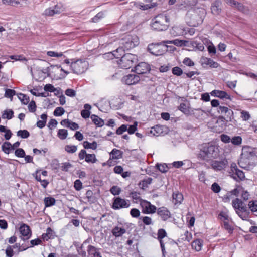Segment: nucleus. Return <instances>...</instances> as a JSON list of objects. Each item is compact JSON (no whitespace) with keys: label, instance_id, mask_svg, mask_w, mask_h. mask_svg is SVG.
<instances>
[{"label":"nucleus","instance_id":"f257e3e1","mask_svg":"<svg viewBox=\"0 0 257 257\" xmlns=\"http://www.w3.org/2000/svg\"><path fill=\"white\" fill-rule=\"evenodd\" d=\"M238 163L240 167L244 169H252L257 164V155L255 149L249 146L243 147Z\"/></svg>","mask_w":257,"mask_h":257},{"label":"nucleus","instance_id":"f03ea898","mask_svg":"<svg viewBox=\"0 0 257 257\" xmlns=\"http://www.w3.org/2000/svg\"><path fill=\"white\" fill-rule=\"evenodd\" d=\"M219 155L218 147L211 143H208L202 146L200 148L197 157L202 161L209 162L216 158Z\"/></svg>","mask_w":257,"mask_h":257},{"label":"nucleus","instance_id":"7ed1b4c3","mask_svg":"<svg viewBox=\"0 0 257 257\" xmlns=\"http://www.w3.org/2000/svg\"><path fill=\"white\" fill-rule=\"evenodd\" d=\"M169 21V18L166 15L160 14L152 19L151 27L156 31H164L168 27Z\"/></svg>","mask_w":257,"mask_h":257},{"label":"nucleus","instance_id":"20e7f679","mask_svg":"<svg viewBox=\"0 0 257 257\" xmlns=\"http://www.w3.org/2000/svg\"><path fill=\"white\" fill-rule=\"evenodd\" d=\"M232 206L236 212L243 220H247L249 213L245 204L238 198L232 201Z\"/></svg>","mask_w":257,"mask_h":257},{"label":"nucleus","instance_id":"39448f33","mask_svg":"<svg viewBox=\"0 0 257 257\" xmlns=\"http://www.w3.org/2000/svg\"><path fill=\"white\" fill-rule=\"evenodd\" d=\"M232 206L236 212L243 220H247L249 213L245 204L238 198L232 201Z\"/></svg>","mask_w":257,"mask_h":257},{"label":"nucleus","instance_id":"423d86ee","mask_svg":"<svg viewBox=\"0 0 257 257\" xmlns=\"http://www.w3.org/2000/svg\"><path fill=\"white\" fill-rule=\"evenodd\" d=\"M137 60L136 55L131 53H126L121 57V59L118 61V64L122 68L128 69L133 65Z\"/></svg>","mask_w":257,"mask_h":257},{"label":"nucleus","instance_id":"0eeeda50","mask_svg":"<svg viewBox=\"0 0 257 257\" xmlns=\"http://www.w3.org/2000/svg\"><path fill=\"white\" fill-rule=\"evenodd\" d=\"M165 43L164 41L159 43L150 44L148 46V51L155 56L162 55L167 51L168 46L164 44Z\"/></svg>","mask_w":257,"mask_h":257},{"label":"nucleus","instance_id":"6e6552de","mask_svg":"<svg viewBox=\"0 0 257 257\" xmlns=\"http://www.w3.org/2000/svg\"><path fill=\"white\" fill-rule=\"evenodd\" d=\"M139 43V38L136 35H126L122 39L121 44L126 50L137 46Z\"/></svg>","mask_w":257,"mask_h":257},{"label":"nucleus","instance_id":"1a4fd4ad","mask_svg":"<svg viewBox=\"0 0 257 257\" xmlns=\"http://www.w3.org/2000/svg\"><path fill=\"white\" fill-rule=\"evenodd\" d=\"M88 62L82 60H77L71 64V68L74 73L81 74L83 73L88 67Z\"/></svg>","mask_w":257,"mask_h":257},{"label":"nucleus","instance_id":"9d476101","mask_svg":"<svg viewBox=\"0 0 257 257\" xmlns=\"http://www.w3.org/2000/svg\"><path fill=\"white\" fill-rule=\"evenodd\" d=\"M228 172L229 176L236 181L243 180L245 178L244 173L237 168L236 163H233L231 164Z\"/></svg>","mask_w":257,"mask_h":257},{"label":"nucleus","instance_id":"9b49d317","mask_svg":"<svg viewBox=\"0 0 257 257\" xmlns=\"http://www.w3.org/2000/svg\"><path fill=\"white\" fill-rule=\"evenodd\" d=\"M130 206V202L129 200L118 197L114 198L112 208L114 210H118L121 208H128Z\"/></svg>","mask_w":257,"mask_h":257},{"label":"nucleus","instance_id":"f8f14e48","mask_svg":"<svg viewBox=\"0 0 257 257\" xmlns=\"http://www.w3.org/2000/svg\"><path fill=\"white\" fill-rule=\"evenodd\" d=\"M140 205L142 208V211L144 214H153L155 213L157 210L155 205L145 200H140Z\"/></svg>","mask_w":257,"mask_h":257},{"label":"nucleus","instance_id":"ddd939ff","mask_svg":"<svg viewBox=\"0 0 257 257\" xmlns=\"http://www.w3.org/2000/svg\"><path fill=\"white\" fill-rule=\"evenodd\" d=\"M178 109L186 115H193L194 116H197L194 111L198 112L199 114L202 113V110L201 109H192L187 107L184 103H182L180 104L178 107Z\"/></svg>","mask_w":257,"mask_h":257},{"label":"nucleus","instance_id":"4468645a","mask_svg":"<svg viewBox=\"0 0 257 257\" xmlns=\"http://www.w3.org/2000/svg\"><path fill=\"white\" fill-rule=\"evenodd\" d=\"M226 3L232 8L236 9L243 13L247 14L249 12L248 8L243 6L241 3H238L235 0H226Z\"/></svg>","mask_w":257,"mask_h":257},{"label":"nucleus","instance_id":"2eb2a0df","mask_svg":"<svg viewBox=\"0 0 257 257\" xmlns=\"http://www.w3.org/2000/svg\"><path fill=\"white\" fill-rule=\"evenodd\" d=\"M19 231L21 234L20 237L23 240L28 239L32 235L30 227L25 224L21 225L19 228Z\"/></svg>","mask_w":257,"mask_h":257},{"label":"nucleus","instance_id":"dca6fc26","mask_svg":"<svg viewBox=\"0 0 257 257\" xmlns=\"http://www.w3.org/2000/svg\"><path fill=\"white\" fill-rule=\"evenodd\" d=\"M239 193H241V197L244 200H247L249 199V193L247 191L244 190V189L240 186H237L233 190L229 192V194H231V195L237 196Z\"/></svg>","mask_w":257,"mask_h":257},{"label":"nucleus","instance_id":"f3484780","mask_svg":"<svg viewBox=\"0 0 257 257\" xmlns=\"http://www.w3.org/2000/svg\"><path fill=\"white\" fill-rule=\"evenodd\" d=\"M140 80V77L134 74H130L124 76L122 81L125 84L131 85L138 83Z\"/></svg>","mask_w":257,"mask_h":257},{"label":"nucleus","instance_id":"a211bd4d","mask_svg":"<svg viewBox=\"0 0 257 257\" xmlns=\"http://www.w3.org/2000/svg\"><path fill=\"white\" fill-rule=\"evenodd\" d=\"M135 72L138 74H143L149 72L151 69L148 64L146 62L139 63L135 68Z\"/></svg>","mask_w":257,"mask_h":257},{"label":"nucleus","instance_id":"6ab92c4d","mask_svg":"<svg viewBox=\"0 0 257 257\" xmlns=\"http://www.w3.org/2000/svg\"><path fill=\"white\" fill-rule=\"evenodd\" d=\"M157 213L163 221H166L171 217L170 211L165 207H162L157 209Z\"/></svg>","mask_w":257,"mask_h":257},{"label":"nucleus","instance_id":"aec40b11","mask_svg":"<svg viewBox=\"0 0 257 257\" xmlns=\"http://www.w3.org/2000/svg\"><path fill=\"white\" fill-rule=\"evenodd\" d=\"M126 50L124 49V47L122 45L119 48H118L115 51H114L113 52H109L107 54H105L104 56L105 57H108L110 59H112L113 57H115L116 58H118L120 57H122L121 56L123 54L124 51Z\"/></svg>","mask_w":257,"mask_h":257},{"label":"nucleus","instance_id":"412c9836","mask_svg":"<svg viewBox=\"0 0 257 257\" xmlns=\"http://www.w3.org/2000/svg\"><path fill=\"white\" fill-rule=\"evenodd\" d=\"M157 238L159 240L162 251L163 253L165 250V245L163 239L167 236V233L164 229H159L157 233Z\"/></svg>","mask_w":257,"mask_h":257},{"label":"nucleus","instance_id":"4be33fe9","mask_svg":"<svg viewBox=\"0 0 257 257\" xmlns=\"http://www.w3.org/2000/svg\"><path fill=\"white\" fill-rule=\"evenodd\" d=\"M203 20V19L202 17L199 16L197 14L195 13L191 15V21L190 23L191 26L197 27L202 24Z\"/></svg>","mask_w":257,"mask_h":257},{"label":"nucleus","instance_id":"5701e85b","mask_svg":"<svg viewBox=\"0 0 257 257\" xmlns=\"http://www.w3.org/2000/svg\"><path fill=\"white\" fill-rule=\"evenodd\" d=\"M200 62L201 65L203 66L204 65H209L210 67L215 68L217 67V63L214 62L213 60L210 58H207L205 57H202L200 59Z\"/></svg>","mask_w":257,"mask_h":257},{"label":"nucleus","instance_id":"b1692460","mask_svg":"<svg viewBox=\"0 0 257 257\" xmlns=\"http://www.w3.org/2000/svg\"><path fill=\"white\" fill-rule=\"evenodd\" d=\"M131 5L132 7H135L142 10H146L148 9L152 8L154 6V5L153 4L144 5L141 3H137L135 2H131Z\"/></svg>","mask_w":257,"mask_h":257},{"label":"nucleus","instance_id":"393cba45","mask_svg":"<svg viewBox=\"0 0 257 257\" xmlns=\"http://www.w3.org/2000/svg\"><path fill=\"white\" fill-rule=\"evenodd\" d=\"M87 252L89 257H101L100 253L94 246L89 245L87 247Z\"/></svg>","mask_w":257,"mask_h":257},{"label":"nucleus","instance_id":"a878e982","mask_svg":"<svg viewBox=\"0 0 257 257\" xmlns=\"http://www.w3.org/2000/svg\"><path fill=\"white\" fill-rule=\"evenodd\" d=\"M230 142L234 145H239L242 143V138L240 136H235L230 139L229 136L226 135V144Z\"/></svg>","mask_w":257,"mask_h":257},{"label":"nucleus","instance_id":"bb28decb","mask_svg":"<svg viewBox=\"0 0 257 257\" xmlns=\"http://www.w3.org/2000/svg\"><path fill=\"white\" fill-rule=\"evenodd\" d=\"M173 202L175 204H180L183 200V196L182 193L177 191L174 192L172 195Z\"/></svg>","mask_w":257,"mask_h":257},{"label":"nucleus","instance_id":"cd10ccee","mask_svg":"<svg viewBox=\"0 0 257 257\" xmlns=\"http://www.w3.org/2000/svg\"><path fill=\"white\" fill-rule=\"evenodd\" d=\"M150 133V134H153V136H160L163 133V126L156 125L154 127H151Z\"/></svg>","mask_w":257,"mask_h":257},{"label":"nucleus","instance_id":"c85d7f7f","mask_svg":"<svg viewBox=\"0 0 257 257\" xmlns=\"http://www.w3.org/2000/svg\"><path fill=\"white\" fill-rule=\"evenodd\" d=\"M193 249L197 251H199L201 250L203 245V241L200 239H197L194 240L191 243Z\"/></svg>","mask_w":257,"mask_h":257},{"label":"nucleus","instance_id":"c756f323","mask_svg":"<svg viewBox=\"0 0 257 257\" xmlns=\"http://www.w3.org/2000/svg\"><path fill=\"white\" fill-rule=\"evenodd\" d=\"M125 232L126 230L124 228L118 226H115L112 230V234L116 237L121 236Z\"/></svg>","mask_w":257,"mask_h":257},{"label":"nucleus","instance_id":"7c9ffc66","mask_svg":"<svg viewBox=\"0 0 257 257\" xmlns=\"http://www.w3.org/2000/svg\"><path fill=\"white\" fill-rule=\"evenodd\" d=\"M123 152L116 149H113L110 153V157L112 159H118L122 157Z\"/></svg>","mask_w":257,"mask_h":257},{"label":"nucleus","instance_id":"2f4dec72","mask_svg":"<svg viewBox=\"0 0 257 257\" xmlns=\"http://www.w3.org/2000/svg\"><path fill=\"white\" fill-rule=\"evenodd\" d=\"M91 118L93 123L97 126L101 127L104 125V121L97 115L92 114L91 116Z\"/></svg>","mask_w":257,"mask_h":257},{"label":"nucleus","instance_id":"473e14b6","mask_svg":"<svg viewBox=\"0 0 257 257\" xmlns=\"http://www.w3.org/2000/svg\"><path fill=\"white\" fill-rule=\"evenodd\" d=\"M152 180L153 179L152 178L148 177L147 179H144L141 182H140L139 184V185L141 189L144 190L148 187V185L152 183Z\"/></svg>","mask_w":257,"mask_h":257},{"label":"nucleus","instance_id":"72a5a7b5","mask_svg":"<svg viewBox=\"0 0 257 257\" xmlns=\"http://www.w3.org/2000/svg\"><path fill=\"white\" fill-rule=\"evenodd\" d=\"M14 116V112L12 109H6L4 111L2 117L3 119H11Z\"/></svg>","mask_w":257,"mask_h":257},{"label":"nucleus","instance_id":"f704fd0d","mask_svg":"<svg viewBox=\"0 0 257 257\" xmlns=\"http://www.w3.org/2000/svg\"><path fill=\"white\" fill-rule=\"evenodd\" d=\"M83 147L85 149L95 150L97 147V144L96 141H93L92 143H89L86 141L83 142Z\"/></svg>","mask_w":257,"mask_h":257},{"label":"nucleus","instance_id":"c9c22d12","mask_svg":"<svg viewBox=\"0 0 257 257\" xmlns=\"http://www.w3.org/2000/svg\"><path fill=\"white\" fill-rule=\"evenodd\" d=\"M45 207H48L54 205L55 204V199L52 197H45L44 199Z\"/></svg>","mask_w":257,"mask_h":257},{"label":"nucleus","instance_id":"e433bc0d","mask_svg":"<svg viewBox=\"0 0 257 257\" xmlns=\"http://www.w3.org/2000/svg\"><path fill=\"white\" fill-rule=\"evenodd\" d=\"M237 51L233 49L228 54V57L232 62H236L238 60Z\"/></svg>","mask_w":257,"mask_h":257},{"label":"nucleus","instance_id":"4c0bfd02","mask_svg":"<svg viewBox=\"0 0 257 257\" xmlns=\"http://www.w3.org/2000/svg\"><path fill=\"white\" fill-rule=\"evenodd\" d=\"M2 149L3 151L8 154L12 150V144L9 142H5L2 145Z\"/></svg>","mask_w":257,"mask_h":257},{"label":"nucleus","instance_id":"58836bf2","mask_svg":"<svg viewBox=\"0 0 257 257\" xmlns=\"http://www.w3.org/2000/svg\"><path fill=\"white\" fill-rule=\"evenodd\" d=\"M52 233L53 230L50 227L48 228L46 230V233L42 234V238L44 241H47L48 239L51 238L52 236Z\"/></svg>","mask_w":257,"mask_h":257},{"label":"nucleus","instance_id":"ea45409f","mask_svg":"<svg viewBox=\"0 0 257 257\" xmlns=\"http://www.w3.org/2000/svg\"><path fill=\"white\" fill-rule=\"evenodd\" d=\"M85 161L87 163H94L97 161L95 155L94 154H87Z\"/></svg>","mask_w":257,"mask_h":257},{"label":"nucleus","instance_id":"a19ab883","mask_svg":"<svg viewBox=\"0 0 257 257\" xmlns=\"http://www.w3.org/2000/svg\"><path fill=\"white\" fill-rule=\"evenodd\" d=\"M224 164L223 162L220 161H214L212 162V168L216 170H220L223 169Z\"/></svg>","mask_w":257,"mask_h":257},{"label":"nucleus","instance_id":"79ce46f5","mask_svg":"<svg viewBox=\"0 0 257 257\" xmlns=\"http://www.w3.org/2000/svg\"><path fill=\"white\" fill-rule=\"evenodd\" d=\"M226 121H232L233 119V112L232 110L226 108Z\"/></svg>","mask_w":257,"mask_h":257},{"label":"nucleus","instance_id":"37998d69","mask_svg":"<svg viewBox=\"0 0 257 257\" xmlns=\"http://www.w3.org/2000/svg\"><path fill=\"white\" fill-rule=\"evenodd\" d=\"M58 137L61 140H64L68 135L67 130L65 129L59 130L57 134Z\"/></svg>","mask_w":257,"mask_h":257},{"label":"nucleus","instance_id":"c03bdc74","mask_svg":"<svg viewBox=\"0 0 257 257\" xmlns=\"http://www.w3.org/2000/svg\"><path fill=\"white\" fill-rule=\"evenodd\" d=\"M73 167L72 164L69 162H64L61 164L60 168L62 171L68 172L69 170Z\"/></svg>","mask_w":257,"mask_h":257},{"label":"nucleus","instance_id":"a18cd8bd","mask_svg":"<svg viewBox=\"0 0 257 257\" xmlns=\"http://www.w3.org/2000/svg\"><path fill=\"white\" fill-rule=\"evenodd\" d=\"M18 97L23 104L26 105L28 103L29 98L26 95L22 93H19Z\"/></svg>","mask_w":257,"mask_h":257},{"label":"nucleus","instance_id":"49530a36","mask_svg":"<svg viewBox=\"0 0 257 257\" xmlns=\"http://www.w3.org/2000/svg\"><path fill=\"white\" fill-rule=\"evenodd\" d=\"M18 136H20L23 139H26L30 136L29 132L26 130H19L17 132Z\"/></svg>","mask_w":257,"mask_h":257},{"label":"nucleus","instance_id":"de8ad7c7","mask_svg":"<svg viewBox=\"0 0 257 257\" xmlns=\"http://www.w3.org/2000/svg\"><path fill=\"white\" fill-rule=\"evenodd\" d=\"M212 96H217L221 98L225 97V91L214 90L211 92Z\"/></svg>","mask_w":257,"mask_h":257},{"label":"nucleus","instance_id":"09e8293b","mask_svg":"<svg viewBox=\"0 0 257 257\" xmlns=\"http://www.w3.org/2000/svg\"><path fill=\"white\" fill-rule=\"evenodd\" d=\"M64 113L65 110L63 108L58 107L55 109L53 114L55 116H60L64 114Z\"/></svg>","mask_w":257,"mask_h":257},{"label":"nucleus","instance_id":"8fccbe9b","mask_svg":"<svg viewBox=\"0 0 257 257\" xmlns=\"http://www.w3.org/2000/svg\"><path fill=\"white\" fill-rule=\"evenodd\" d=\"M224 120L225 118L223 116H220L217 120L216 124L219 126H221L222 127V130H220V132H223L224 127H225Z\"/></svg>","mask_w":257,"mask_h":257},{"label":"nucleus","instance_id":"3c124183","mask_svg":"<svg viewBox=\"0 0 257 257\" xmlns=\"http://www.w3.org/2000/svg\"><path fill=\"white\" fill-rule=\"evenodd\" d=\"M86 196L88 202L90 203L95 202V197L93 196V192L91 190H88L86 193Z\"/></svg>","mask_w":257,"mask_h":257},{"label":"nucleus","instance_id":"603ef678","mask_svg":"<svg viewBox=\"0 0 257 257\" xmlns=\"http://www.w3.org/2000/svg\"><path fill=\"white\" fill-rule=\"evenodd\" d=\"M157 169L162 173H166L168 170V168L166 164L156 165Z\"/></svg>","mask_w":257,"mask_h":257},{"label":"nucleus","instance_id":"864d4df0","mask_svg":"<svg viewBox=\"0 0 257 257\" xmlns=\"http://www.w3.org/2000/svg\"><path fill=\"white\" fill-rule=\"evenodd\" d=\"M249 208L252 212L257 211V201H250L248 203Z\"/></svg>","mask_w":257,"mask_h":257},{"label":"nucleus","instance_id":"5fc2aeb1","mask_svg":"<svg viewBox=\"0 0 257 257\" xmlns=\"http://www.w3.org/2000/svg\"><path fill=\"white\" fill-rule=\"evenodd\" d=\"M77 148L75 145H66L65 147V150L68 153H73L77 151Z\"/></svg>","mask_w":257,"mask_h":257},{"label":"nucleus","instance_id":"6e6d98bb","mask_svg":"<svg viewBox=\"0 0 257 257\" xmlns=\"http://www.w3.org/2000/svg\"><path fill=\"white\" fill-rule=\"evenodd\" d=\"M2 2L4 5L13 6L20 4V2L18 0H2Z\"/></svg>","mask_w":257,"mask_h":257},{"label":"nucleus","instance_id":"4d7b16f0","mask_svg":"<svg viewBox=\"0 0 257 257\" xmlns=\"http://www.w3.org/2000/svg\"><path fill=\"white\" fill-rule=\"evenodd\" d=\"M110 191L113 195H118L121 192V189L117 186H113L111 188Z\"/></svg>","mask_w":257,"mask_h":257},{"label":"nucleus","instance_id":"13d9d810","mask_svg":"<svg viewBox=\"0 0 257 257\" xmlns=\"http://www.w3.org/2000/svg\"><path fill=\"white\" fill-rule=\"evenodd\" d=\"M104 16V14L102 12H99L96 16L92 18V22L96 23L98 22L99 20L103 18Z\"/></svg>","mask_w":257,"mask_h":257},{"label":"nucleus","instance_id":"bf43d9fd","mask_svg":"<svg viewBox=\"0 0 257 257\" xmlns=\"http://www.w3.org/2000/svg\"><path fill=\"white\" fill-rule=\"evenodd\" d=\"M44 14L46 16H52L55 14H59V11H56V12H55V11L53 10V9L48 8L45 10Z\"/></svg>","mask_w":257,"mask_h":257},{"label":"nucleus","instance_id":"052dcab7","mask_svg":"<svg viewBox=\"0 0 257 257\" xmlns=\"http://www.w3.org/2000/svg\"><path fill=\"white\" fill-rule=\"evenodd\" d=\"M172 73L176 76H180L183 74L182 70L179 67H174L172 69Z\"/></svg>","mask_w":257,"mask_h":257},{"label":"nucleus","instance_id":"680f3d73","mask_svg":"<svg viewBox=\"0 0 257 257\" xmlns=\"http://www.w3.org/2000/svg\"><path fill=\"white\" fill-rule=\"evenodd\" d=\"M15 154L18 157L23 158L25 156V152L23 149L19 148L15 150Z\"/></svg>","mask_w":257,"mask_h":257},{"label":"nucleus","instance_id":"e2e57ef3","mask_svg":"<svg viewBox=\"0 0 257 257\" xmlns=\"http://www.w3.org/2000/svg\"><path fill=\"white\" fill-rule=\"evenodd\" d=\"M130 214L134 218H138L140 215V212L138 209L133 208L130 211Z\"/></svg>","mask_w":257,"mask_h":257},{"label":"nucleus","instance_id":"0e129e2a","mask_svg":"<svg viewBox=\"0 0 257 257\" xmlns=\"http://www.w3.org/2000/svg\"><path fill=\"white\" fill-rule=\"evenodd\" d=\"M44 89L45 91L50 92H54L56 90V89L54 87V86L51 84H46L44 86Z\"/></svg>","mask_w":257,"mask_h":257},{"label":"nucleus","instance_id":"69168bd1","mask_svg":"<svg viewBox=\"0 0 257 257\" xmlns=\"http://www.w3.org/2000/svg\"><path fill=\"white\" fill-rule=\"evenodd\" d=\"M140 219H142L143 222L147 225L152 224V219L148 216H144L140 218Z\"/></svg>","mask_w":257,"mask_h":257},{"label":"nucleus","instance_id":"338daca9","mask_svg":"<svg viewBox=\"0 0 257 257\" xmlns=\"http://www.w3.org/2000/svg\"><path fill=\"white\" fill-rule=\"evenodd\" d=\"M16 91L14 90L7 89L6 90L5 96L8 98H11L15 95Z\"/></svg>","mask_w":257,"mask_h":257},{"label":"nucleus","instance_id":"774afa93","mask_svg":"<svg viewBox=\"0 0 257 257\" xmlns=\"http://www.w3.org/2000/svg\"><path fill=\"white\" fill-rule=\"evenodd\" d=\"M6 254L8 257H13L14 251L12 246L8 245L6 249Z\"/></svg>","mask_w":257,"mask_h":257}]
</instances>
